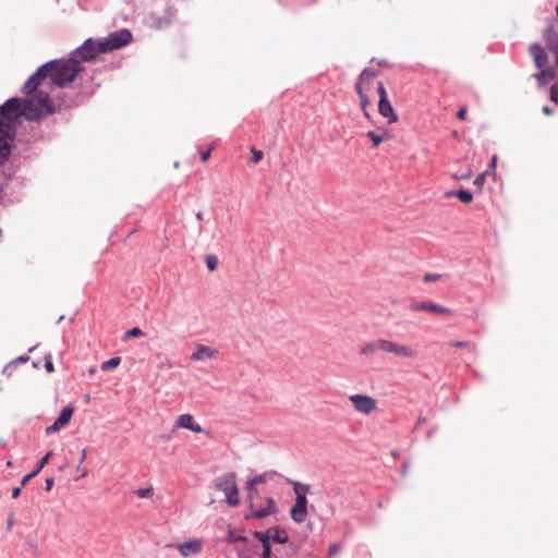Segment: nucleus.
I'll use <instances>...</instances> for the list:
<instances>
[{"label": "nucleus", "instance_id": "obj_40", "mask_svg": "<svg viewBox=\"0 0 558 558\" xmlns=\"http://www.w3.org/2000/svg\"><path fill=\"white\" fill-rule=\"evenodd\" d=\"M45 484H46L45 489H46L47 492H49V490H51V489H52L53 484H54V481H53V478H52V477H47V478H46V481H45Z\"/></svg>", "mask_w": 558, "mask_h": 558}, {"label": "nucleus", "instance_id": "obj_33", "mask_svg": "<svg viewBox=\"0 0 558 558\" xmlns=\"http://www.w3.org/2000/svg\"><path fill=\"white\" fill-rule=\"evenodd\" d=\"M341 550V545L338 543L330 544L328 547L329 556H336Z\"/></svg>", "mask_w": 558, "mask_h": 558}, {"label": "nucleus", "instance_id": "obj_47", "mask_svg": "<svg viewBox=\"0 0 558 558\" xmlns=\"http://www.w3.org/2000/svg\"><path fill=\"white\" fill-rule=\"evenodd\" d=\"M457 192L456 191H448L446 192V197H452V196H456Z\"/></svg>", "mask_w": 558, "mask_h": 558}, {"label": "nucleus", "instance_id": "obj_52", "mask_svg": "<svg viewBox=\"0 0 558 558\" xmlns=\"http://www.w3.org/2000/svg\"><path fill=\"white\" fill-rule=\"evenodd\" d=\"M11 465H12V462H11V461H9V462L7 463V466H11Z\"/></svg>", "mask_w": 558, "mask_h": 558}, {"label": "nucleus", "instance_id": "obj_46", "mask_svg": "<svg viewBox=\"0 0 558 558\" xmlns=\"http://www.w3.org/2000/svg\"><path fill=\"white\" fill-rule=\"evenodd\" d=\"M257 505H258L259 507H266L265 498H263V497L260 496V499H257Z\"/></svg>", "mask_w": 558, "mask_h": 558}, {"label": "nucleus", "instance_id": "obj_13", "mask_svg": "<svg viewBox=\"0 0 558 558\" xmlns=\"http://www.w3.org/2000/svg\"><path fill=\"white\" fill-rule=\"evenodd\" d=\"M73 412H74L73 407H71V405L64 407L62 409V411L60 412L58 418L54 421V423L46 428V435H50L52 433H58L60 429L65 427L69 424V422L73 415Z\"/></svg>", "mask_w": 558, "mask_h": 558}, {"label": "nucleus", "instance_id": "obj_35", "mask_svg": "<svg viewBox=\"0 0 558 558\" xmlns=\"http://www.w3.org/2000/svg\"><path fill=\"white\" fill-rule=\"evenodd\" d=\"M550 99L558 104V85L554 84L550 88Z\"/></svg>", "mask_w": 558, "mask_h": 558}, {"label": "nucleus", "instance_id": "obj_12", "mask_svg": "<svg viewBox=\"0 0 558 558\" xmlns=\"http://www.w3.org/2000/svg\"><path fill=\"white\" fill-rule=\"evenodd\" d=\"M174 547L178 549L183 558H190L202 553L204 543L202 539L193 538L187 542L177 544Z\"/></svg>", "mask_w": 558, "mask_h": 558}, {"label": "nucleus", "instance_id": "obj_11", "mask_svg": "<svg viewBox=\"0 0 558 558\" xmlns=\"http://www.w3.org/2000/svg\"><path fill=\"white\" fill-rule=\"evenodd\" d=\"M349 400L353 404L354 409L365 415L371 414L374 412L377 408L376 400L368 396V395H362V393H355L351 395L349 397Z\"/></svg>", "mask_w": 558, "mask_h": 558}, {"label": "nucleus", "instance_id": "obj_26", "mask_svg": "<svg viewBox=\"0 0 558 558\" xmlns=\"http://www.w3.org/2000/svg\"><path fill=\"white\" fill-rule=\"evenodd\" d=\"M205 263H206V267L208 268V270L214 271V270H216V268L218 266V257L214 254H209L206 256Z\"/></svg>", "mask_w": 558, "mask_h": 558}, {"label": "nucleus", "instance_id": "obj_43", "mask_svg": "<svg viewBox=\"0 0 558 558\" xmlns=\"http://www.w3.org/2000/svg\"><path fill=\"white\" fill-rule=\"evenodd\" d=\"M543 113L546 114V116H549V114H553L554 113V110L548 107V106H544L543 109H542Z\"/></svg>", "mask_w": 558, "mask_h": 558}, {"label": "nucleus", "instance_id": "obj_37", "mask_svg": "<svg viewBox=\"0 0 558 558\" xmlns=\"http://www.w3.org/2000/svg\"><path fill=\"white\" fill-rule=\"evenodd\" d=\"M438 279H440V275L438 274H426L424 277V280L426 282L436 281Z\"/></svg>", "mask_w": 558, "mask_h": 558}, {"label": "nucleus", "instance_id": "obj_24", "mask_svg": "<svg viewBox=\"0 0 558 558\" xmlns=\"http://www.w3.org/2000/svg\"><path fill=\"white\" fill-rule=\"evenodd\" d=\"M456 197L464 204H470L473 201V194L466 190L457 191Z\"/></svg>", "mask_w": 558, "mask_h": 558}, {"label": "nucleus", "instance_id": "obj_29", "mask_svg": "<svg viewBox=\"0 0 558 558\" xmlns=\"http://www.w3.org/2000/svg\"><path fill=\"white\" fill-rule=\"evenodd\" d=\"M251 151H252V162L258 163L263 159V156H264L263 151L256 149L255 147H252Z\"/></svg>", "mask_w": 558, "mask_h": 558}, {"label": "nucleus", "instance_id": "obj_50", "mask_svg": "<svg viewBox=\"0 0 558 558\" xmlns=\"http://www.w3.org/2000/svg\"><path fill=\"white\" fill-rule=\"evenodd\" d=\"M408 471L407 464H403V472Z\"/></svg>", "mask_w": 558, "mask_h": 558}, {"label": "nucleus", "instance_id": "obj_39", "mask_svg": "<svg viewBox=\"0 0 558 558\" xmlns=\"http://www.w3.org/2000/svg\"><path fill=\"white\" fill-rule=\"evenodd\" d=\"M485 178H486V173L485 172L478 174L476 177L475 181H474V184L475 185H482L484 183V181H485Z\"/></svg>", "mask_w": 558, "mask_h": 558}, {"label": "nucleus", "instance_id": "obj_36", "mask_svg": "<svg viewBox=\"0 0 558 558\" xmlns=\"http://www.w3.org/2000/svg\"><path fill=\"white\" fill-rule=\"evenodd\" d=\"M14 523H15V517L13 513H11L7 520V531L8 532L12 531Z\"/></svg>", "mask_w": 558, "mask_h": 558}, {"label": "nucleus", "instance_id": "obj_6", "mask_svg": "<svg viewBox=\"0 0 558 558\" xmlns=\"http://www.w3.org/2000/svg\"><path fill=\"white\" fill-rule=\"evenodd\" d=\"M529 51L534 59L536 68L541 69V72L535 74V77L539 85H545L555 77L553 69H545L547 65V53L538 44L531 45Z\"/></svg>", "mask_w": 558, "mask_h": 558}, {"label": "nucleus", "instance_id": "obj_16", "mask_svg": "<svg viewBox=\"0 0 558 558\" xmlns=\"http://www.w3.org/2000/svg\"><path fill=\"white\" fill-rule=\"evenodd\" d=\"M175 427L189 429L194 433H203V427L194 420L193 415L191 414H181L175 422Z\"/></svg>", "mask_w": 558, "mask_h": 558}, {"label": "nucleus", "instance_id": "obj_45", "mask_svg": "<svg viewBox=\"0 0 558 558\" xmlns=\"http://www.w3.org/2000/svg\"><path fill=\"white\" fill-rule=\"evenodd\" d=\"M86 456H87V450L83 449L81 460H80V465H82L83 461L86 459Z\"/></svg>", "mask_w": 558, "mask_h": 558}, {"label": "nucleus", "instance_id": "obj_3", "mask_svg": "<svg viewBox=\"0 0 558 558\" xmlns=\"http://www.w3.org/2000/svg\"><path fill=\"white\" fill-rule=\"evenodd\" d=\"M265 475H256L253 478L248 480L246 483V490L248 496V504L251 513L246 514V519H262L278 512L277 505L271 497H266V507H259L257 505V499H260V494L257 490L256 486L258 484L265 483Z\"/></svg>", "mask_w": 558, "mask_h": 558}, {"label": "nucleus", "instance_id": "obj_32", "mask_svg": "<svg viewBox=\"0 0 558 558\" xmlns=\"http://www.w3.org/2000/svg\"><path fill=\"white\" fill-rule=\"evenodd\" d=\"M378 134L379 137L381 138V143L390 141L393 137L392 133L386 129H381Z\"/></svg>", "mask_w": 558, "mask_h": 558}, {"label": "nucleus", "instance_id": "obj_7", "mask_svg": "<svg viewBox=\"0 0 558 558\" xmlns=\"http://www.w3.org/2000/svg\"><path fill=\"white\" fill-rule=\"evenodd\" d=\"M216 489L222 492L226 496V501L230 507H236L240 504V493L236 485L235 473H227L220 476L215 485Z\"/></svg>", "mask_w": 558, "mask_h": 558}, {"label": "nucleus", "instance_id": "obj_44", "mask_svg": "<svg viewBox=\"0 0 558 558\" xmlns=\"http://www.w3.org/2000/svg\"><path fill=\"white\" fill-rule=\"evenodd\" d=\"M21 494V487H16L12 490V497L16 499Z\"/></svg>", "mask_w": 558, "mask_h": 558}, {"label": "nucleus", "instance_id": "obj_38", "mask_svg": "<svg viewBox=\"0 0 558 558\" xmlns=\"http://www.w3.org/2000/svg\"><path fill=\"white\" fill-rule=\"evenodd\" d=\"M270 554H271L270 545L264 546L260 558H270Z\"/></svg>", "mask_w": 558, "mask_h": 558}, {"label": "nucleus", "instance_id": "obj_41", "mask_svg": "<svg viewBox=\"0 0 558 558\" xmlns=\"http://www.w3.org/2000/svg\"><path fill=\"white\" fill-rule=\"evenodd\" d=\"M465 116H466V108L462 107L458 110V113H457V117L460 119V120H464L465 119Z\"/></svg>", "mask_w": 558, "mask_h": 558}, {"label": "nucleus", "instance_id": "obj_17", "mask_svg": "<svg viewBox=\"0 0 558 558\" xmlns=\"http://www.w3.org/2000/svg\"><path fill=\"white\" fill-rule=\"evenodd\" d=\"M218 355V351L210 347L198 344L196 350L190 356L191 361L198 362L204 360L215 359Z\"/></svg>", "mask_w": 558, "mask_h": 558}, {"label": "nucleus", "instance_id": "obj_20", "mask_svg": "<svg viewBox=\"0 0 558 558\" xmlns=\"http://www.w3.org/2000/svg\"><path fill=\"white\" fill-rule=\"evenodd\" d=\"M270 538L278 544H286L289 539L286 530L280 527H272L269 530Z\"/></svg>", "mask_w": 558, "mask_h": 558}, {"label": "nucleus", "instance_id": "obj_28", "mask_svg": "<svg viewBox=\"0 0 558 558\" xmlns=\"http://www.w3.org/2000/svg\"><path fill=\"white\" fill-rule=\"evenodd\" d=\"M135 495L138 498H150L154 495V489L153 487L140 488L135 490Z\"/></svg>", "mask_w": 558, "mask_h": 558}, {"label": "nucleus", "instance_id": "obj_34", "mask_svg": "<svg viewBox=\"0 0 558 558\" xmlns=\"http://www.w3.org/2000/svg\"><path fill=\"white\" fill-rule=\"evenodd\" d=\"M45 367H46L48 373H52L54 371L53 363H52V360H51V355H46L45 356Z\"/></svg>", "mask_w": 558, "mask_h": 558}, {"label": "nucleus", "instance_id": "obj_9", "mask_svg": "<svg viewBox=\"0 0 558 558\" xmlns=\"http://www.w3.org/2000/svg\"><path fill=\"white\" fill-rule=\"evenodd\" d=\"M132 40V33L129 29H120L100 39L102 52L107 53L129 45Z\"/></svg>", "mask_w": 558, "mask_h": 558}, {"label": "nucleus", "instance_id": "obj_14", "mask_svg": "<svg viewBox=\"0 0 558 558\" xmlns=\"http://www.w3.org/2000/svg\"><path fill=\"white\" fill-rule=\"evenodd\" d=\"M291 518L296 523H302L307 518V498L306 496L295 497V504L290 510Z\"/></svg>", "mask_w": 558, "mask_h": 558}, {"label": "nucleus", "instance_id": "obj_4", "mask_svg": "<svg viewBox=\"0 0 558 558\" xmlns=\"http://www.w3.org/2000/svg\"><path fill=\"white\" fill-rule=\"evenodd\" d=\"M377 352L392 353L401 359H415L417 356V351L412 345L384 338L367 342L360 351L362 355H371Z\"/></svg>", "mask_w": 558, "mask_h": 558}, {"label": "nucleus", "instance_id": "obj_15", "mask_svg": "<svg viewBox=\"0 0 558 558\" xmlns=\"http://www.w3.org/2000/svg\"><path fill=\"white\" fill-rule=\"evenodd\" d=\"M413 312H433L440 315H452V311L448 307L432 303V302H416L411 305Z\"/></svg>", "mask_w": 558, "mask_h": 558}, {"label": "nucleus", "instance_id": "obj_10", "mask_svg": "<svg viewBox=\"0 0 558 558\" xmlns=\"http://www.w3.org/2000/svg\"><path fill=\"white\" fill-rule=\"evenodd\" d=\"M377 94L379 96L378 112L381 117L387 119L388 124L398 122L399 117L395 111L390 100L388 99L387 90L383 82L377 83Z\"/></svg>", "mask_w": 558, "mask_h": 558}, {"label": "nucleus", "instance_id": "obj_5", "mask_svg": "<svg viewBox=\"0 0 558 558\" xmlns=\"http://www.w3.org/2000/svg\"><path fill=\"white\" fill-rule=\"evenodd\" d=\"M377 72L372 69H364L359 75L355 89L360 98V107L364 116L369 119L368 107L372 105V93L377 89Z\"/></svg>", "mask_w": 558, "mask_h": 558}, {"label": "nucleus", "instance_id": "obj_48", "mask_svg": "<svg viewBox=\"0 0 558 558\" xmlns=\"http://www.w3.org/2000/svg\"><path fill=\"white\" fill-rule=\"evenodd\" d=\"M196 218H197L199 221H202V220L204 219L203 214H202V213H197V214H196Z\"/></svg>", "mask_w": 558, "mask_h": 558}, {"label": "nucleus", "instance_id": "obj_31", "mask_svg": "<svg viewBox=\"0 0 558 558\" xmlns=\"http://www.w3.org/2000/svg\"><path fill=\"white\" fill-rule=\"evenodd\" d=\"M143 336V331L138 327H134L125 332V338H136Z\"/></svg>", "mask_w": 558, "mask_h": 558}, {"label": "nucleus", "instance_id": "obj_21", "mask_svg": "<svg viewBox=\"0 0 558 558\" xmlns=\"http://www.w3.org/2000/svg\"><path fill=\"white\" fill-rule=\"evenodd\" d=\"M28 360H29L28 356L16 357L15 360L11 361L8 365L4 366V368L2 369V374L5 375L7 377H11L13 375V368L19 363H26Z\"/></svg>", "mask_w": 558, "mask_h": 558}, {"label": "nucleus", "instance_id": "obj_25", "mask_svg": "<svg viewBox=\"0 0 558 558\" xmlns=\"http://www.w3.org/2000/svg\"><path fill=\"white\" fill-rule=\"evenodd\" d=\"M254 536L263 544V547L270 545L269 544V541H270L269 530L267 532L256 531L254 533Z\"/></svg>", "mask_w": 558, "mask_h": 558}, {"label": "nucleus", "instance_id": "obj_49", "mask_svg": "<svg viewBox=\"0 0 558 558\" xmlns=\"http://www.w3.org/2000/svg\"><path fill=\"white\" fill-rule=\"evenodd\" d=\"M497 162V156H494L492 159V166L495 167Z\"/></svg>", "mask_w": 558, "mask_h": 558}, {"label": "nucleus", "instance_id": "obj_42", "mask_svg": "<svg viewBox=\"0 0 558 558\" xmlns=\"http://www.w3.org/2000/svg\"><path fill=\"white\" fill-rule=\"evenodd\" d=\"M209 158H210V150L203 151V153L201 154V160H202L203 162H207Z\"/></svg>", "mask_w": 558, "mask_h": 558}, {"label": "nucleus", "instance_id": "obj_27", "mask_svg": "<svg viewBox=\"0 0 558 558\" xmlns=\"http://www.w3.org/2000/svg\"><path fill=\"white\" fill-rule=\"evenodd\" d=\"M366 136L372 141L373 147H378L381 144V138L379 137L378 132L368 131Z\"/></svg>", "mask_w": 558, "mask_h": 558}, {"label": "nucleus", "instance_id": "obj_18", "mask_svg": "<svg viewBox=\"0 0 558 558\" xmlns=\"http://www.w3.org/2000/svg\"><path fill=\"white\" fill-rule=\"evenodd\" d=\"M544 37L547 41L549 50L556 54V59L558 60V36L554 25H550L545 29Z\"/></svg>", "mask_w": 558, "mask_h": 558}, {"label": "nucleus", "instance_id": "obj_22", "mask_svg": "<svg viewBox=\"0 0 558 558\" xmlns=\"http://www.w3.org/2000/svg\"><path fill=\"white\" fill-rule=\"evenodd\" d=\"M293 490L295 493V497L298 496H306V493L310 492V485L303 484L300 482H292Z\"/></svg>", "mask_w": 558, "mask_h": 558}, {"label": "nucleus", "instance_id": "obj_8", "mask_svg": "<svg viewBox=\"0 0 558 558\" xmlns=\"http://www.w3.org/2000/svg\"><path fill=\"white\" fill-rule=\"evenodd\" d=\"M99 53H104L100 39L88 38L71 53V57L72 61L80 64L96 59Z\"/></svg>", "mask_w": 558, "mask_h": 558}, {"label": "nucleus", "instance_id": "obj_19", "mask_svg": "<svg viewBox=\"0 0 558 558\" xmlns=\"http://www.w3.org/2000/svg\"><path fill=\"white\" fill-rule=\"evenodd\" d=\"M52 457V452L49 451L47 452L41 459L40 461L38 462L37 464V468H35V470L28 474H26L23 478H22V482H21V486H25L29 480H32L33 477L37 476L39 474V472L48 464L50 458Z\"/></svg>", "mask_w": 558, "mask_h": 558}, {"label": "nucleus", "instance_id": "obj_51", "mask_svg": "<svg viewBox=\"0 0 558 558\" xmlns=\"http://www.w3.org/2000/svg\"><path fill=\"white\" fill-rule=\"evenodd\" d=\"M408 471L407 464H403V472Z\"/></svg>", "mask_w": 558, "mask_h": 558}, {"label": "nucleus", "instance_id": "obj_30", "mask_svg": "<svg viewBox=\"0 0 558 558\" xmlns=\"http://www.w3.org/2000/svg\"><path fill=\"white\" fill-rule=\"evenodd\" d=\"M449 345L453 347V348H459V349H468L471 347V343L468 341L452 340L449 342Z\"/></svg>", "mask_w": 558, "mask_h": 558}, {"label": "nucleus", "instance_id": "obj_23", "mask_svg": "<svg viewBox=\"0 0 558 558\" xmlns=\"http://www.w3.org/2000/svg\"><path fill=\"white\" fill-rule=\"evenodd\" d=\"M120 363H121V357L114 356V357L104 362L101 364V369L102 371H111V369L118 367L120 365Z\"/></svg>", "mask_w": 558, "mask_h": 558}, {"label": "nucleus", "instance_id": "obj_1", "mask_svg": "<svg viewBox=\"0 0 558 558\" xmlns=\"http://www.w3.org/2000/svg\"><path fill=\"white\" fill-rule=\"evenodd\" d=\"M26 99L10 98L0 106V163L10 156V141L15 132V123L21 117L36 121L54 112V105L43 92L25 93Z\"/></svg>", "mask_w": 558, "mask_h": 558}, {"label": "nucleus", "instance_id": "obj_2", "mask_svg": "<svg viewBox=\"0 0 558 558\" xmlns=\"http://www.w3.org/2000/svg\"><path fill=\"white\" fill-rule=\"evenodd\" d=\"M83 70L80 64L72 61V57L68 60H53L39 66L37 71L26 81L23 92H43L47 96L48 89L52 86L63 87L73 82L77 74Z\"/></svg>", "mask_w": 558, "mask_h": 558}]
</instances>
